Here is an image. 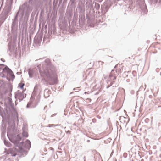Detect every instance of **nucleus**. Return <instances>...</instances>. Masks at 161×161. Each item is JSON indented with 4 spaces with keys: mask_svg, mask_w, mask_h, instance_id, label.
Returning <instances> with one entry per match:
<instances>
[{
    "mask_svg": "<svg viewBox=\"0 0 161 161\" xmlns=\"http://www.w3.org/2000/svg\"><path fill=\"white\" fill-rule=\"evenodd\" d=\"M45 75L43 78L44 80L48 82L51 85L57 84L58 83V77L54 71L50 69L44 71Z\"/></svg>",
    "mask_w": 161,
    "mask_h": 161,
    "instance_id": "nucleus-1",
    "label": "nucleus"
},
{
    "mask_svg": "<svg viewBox=\"0 0 161 161\" xmlns=\"http://www.w3.org/2000/svg\"><path fill=\"white\" fill-rule=\"evenodd\" d=\"M116 67L117 68L116 69V72L118 73H120L123 70V69L121 66L120 65H117L116 66Z\"/></svg>",
    "mask_w": 161,
    "mask_h": 161,
    "instance_id": "nucleus-2",
    "label": "nucleus"
},
{
    "mask_svg": "<svg viewBox=\"0 0 161 161\" xmlns=\"http://www.w3.org/2000/svg\"><path fill=\"white\" fill-rule=\"evenodd\" d=\"M23 136L25 137H27L28 136V134L27 132H23L22 133Z\"/></svg>",
    "mask_w": 161,
    "mask_h": 161,
    "instance_id": "nucleus-3",
    "label": "nucleus"
},
{
    "mask_svg": "<svg viewBox=\"0 0 161 161\" xmlns=\"http://www.w3.org/2000/svg\"><path fill=\"white\" fill-rule=\"evenodd\" d=\"M24 85L25 84L24 83H20L19 84V86L21 89H23Z\"/></svg>",
    "mask_w": 161,
    "mask_h": 161,
    "instance_id": "nucleus-4",
    "label": "nucleus"
},
{
    "mask_svg": "<svg viewBox=\"0 0 161 161\" xmlns=\"http://www.w3.org/2000/svg\"><path fill=\"white\" fill-rule=\"evenodd\" d=\"M98 63L99 65H101L102 67H103L104 63L103 62H102L101 61H99L98 62Z\"/></svg>",
    "mask_w": 161,
    "mask_h": 161,
    "instance_id": "nucleus-5",
    "label": "nucleus"
},
{
    "mask_svg": "<svg viewBox=\"0 0 161 161\" xmlns=\"http://www.w3.org/2000/svg\"><path fill=\"white\" fill-rule=\"evenodd\" d=\"M56 126V125L53 124H49L48 125V126L49 127H53V126Z\"/></svg>",
    "mask_w": 161,
    "mask_h": 161,
    "instance_id": "nucleus-6",
    "label": "nucleus"
},
{
    "mask_svg": "<svg viewBox=\"0 0 161 161\" xmlns=\"http://www.w3.org/2000/svg\"><path fill=\"white\" fill-rule=\"evenodd\" d=\"M29 74L30 76L31 77H32V74H31V72L30 71H29Z\"/></svg>",
    "mask_w": 161,
    "mask_h": 161,
    "instance_id": "nucleus-7",
    "label": "nucleus"
},
{
    "mask_svg": "<svg viewBox=\"0 0 161 161\" xmlns=\"http://www.w3.org/2000/svg\"><path fill=\"white\" fill-rule=\"evenodd\" d=\"M1 60L3 61V62H5V60H3L2 58L1 59Z\"/></svg>",
    "mask_w": 161,
    "mask_h": 161,
    "instance_id": "nucleus-8",
    "label": "nucleus"
},
{
    "mask_svg": "<svg viewBox=\"0 0 161 161\" xmlns=\"http://www.w3.org/2000/svg\"><path fill=\"white\" fill-rule=\"evenodd\" d=\"M16 155V154H14V155H13V156H15V155Z\"/></svg>",
    "mask_w": 161,
    "mask_h": 161,
    "instance_id": "nucleus-9",
    "label": "nucleus"
}]
</instances>
